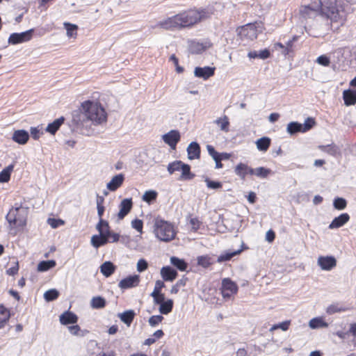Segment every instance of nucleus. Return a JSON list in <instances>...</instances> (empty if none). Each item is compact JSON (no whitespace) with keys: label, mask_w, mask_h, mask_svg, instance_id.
I'll return each instance as SVG.
<instances>
[{"label":"nucleus","mask_w":356,"mask_h":356,"mask_svg":"<svg viewBox=\"0 0 356 356\" xmlns=\"http://www.w3.org/2000/svg\"><path fill=\"white\" fill-rule=\"evenodd\" d=\"M56 263L54 260L42 261L38 264L37 269L39 272H45L56 266Z\"/></svg>","instance_id":"obj_34"},{"label":"nucleus","mask_w":356,"mask_h":356,"mask_svg":"<svg viewBox=\"0 0 356 356\" xmlns=\"http://www.w3.org/2000/svg\"><path fill=\"white\" fill-rule=\"evenodd\" d=\"M170 264L180 271H185L188 268V264L184 259L172 256L170 257Z\"/></svg>","instance_id":"obj_28"},{"label":"nucleus","mask_w":356,"mask_h":356,"mask_svg":"<svg viewBox=\"0 0 356 356\" xmlns=\"http://www.w3.org/2000/svg\"><path fill=\"white\" fill-rule=\"evenodd\" d=\"M33 31L34 30L31 29L22 33H13L9 36L8 43L11 44H17L29 41L31 39Z\"/></svg>","instance_id":"obj_7"},{"label":"nucleus","mask_w":356,"mask_h":356,"mask_svg":"<svg viewBox=\"0 0 356 356\" xmlns=\"http://www.w3.org/2000/svg\"><path fill=\"white\" fill-rule=\"evenodd\" d=\"M333 206L337 210H343L346 207L347 202L343 197H336L333 201Z\"/></svg>","instance_id":"obj_48"},{"label":"nucleus","mask_w":356,"mask_h":356,"mask_svg":"<svg viewBox=\"0 0 356 356\" xmlns=\"http://www.w3.org/2000/svg\"><path fill=\"white\" fill-rule=\"evenodd\" d=\"M316 63L322 66L327 67L330 63V60L326 55H321L317 58Z\"/></svg>","instance_id":"obj_57"},{"label":"nucleus","mask_w":356,"mask_h":356,"mask_svg":"<svg viewBox=\"0 0 356 356\" xmlns=\"http://www.w3.org/2000/svg\"><path fill=\"white\" fill-rule=\"evenodd\" d=\"M154 233L160 241L168 242L175 237V232L172 225L163 220L156 219L154 223Z\"/></svg>","instance_id":"obj_5"},{"label":"nucleus","mask_w":356,"mask_h":356,"mask_svg":"<svg viewBox=\"0 0 356 356\" xmlns=\"http://www.w3.org/2000/svg\"><path fill=\"white\" fill-rule=\"evenodd\" d=\"M140 277L138 275H129L122 280L118 284V286L121 289H127L133 288L138 285Z\"/></svg>","instance_id":"obj_12"},{"label":"nucleus","mask_w":356,"mask_h":356,"mask_svg":"<svg viewBox=\"0 0 356 356\" xmlns=\"http://www.w3.org/2000/svg\"><path fill=\"white\" fill-rule=\"evenodd\" d=\"M12 139L19 145H24L29 139V134L24 129L16 130L13 134Z\"/></svg>","instance_id":"obj_17"},{"label":"nucleus","mask_w":356,"mask_h":356,"mask_svg":"<svg viewBox=\"0 0 356 356\" xmlns=\"http://www.w3.org/2000/svg\"><path fill=\"white\" fill-rule=\"evenodd\" d=\"M243 248H244V243H242L241 248V249H238V250H233V251L227 250V251H225V252L221 253L218 257L217 262L218 263H222V262L231 260L232 257L239 254L243 251Z\"/></svg>","instance_id":"obj_18"},{"label":"nucleus","mask_w":356,"mask_h":356,"mask_svg":"<svg viewBox=\"0 0 356 356\" xmlns=\"http://www.w3.org/2000/svg\"><path fill=\"white\" fill-rule=\"evenodd\" d=\"M298 39V37L297 36H293V38L291 40H289V41H287V42L286 43V49H284V56H287L290 54V52L292 51V47H293V42L297 40Z\"/></svg>","instance_id":"obj_59"},{"label":"nucleus","mask_w":356,"mask_h":356,"mask_svg":"<svg viewBox=\"0 0 356 356\" xmlns=\"http://www.w3.org/2000/svg\"><path fill=\"white\" fill-rule=\"evenodd\" d=\"M351 11L348 0H312L309 5L301 8L300 14L305 19L319 15L331 22H341Z\"/></svg>","instance_id":"obj_1"},{"label":"nucleus","mask_w":356,"mask_h":356,"mask_svg":"<svg viewBox=\"0 0 356 356\" xmlns=\"http://www.w3.org/2000/svg\"><path fill=\"white\" fill-rule=\"evenodd\" d=\"M115 268L116 266L111 261H105L100 266V272L108 277L115 272Z\"/></svg>","instance_id":"obj_24"},{"label":"nucleus","mask_w":356,"mask_h":356,"mask_svg":"<svg viewBox=\"0 0 356 356\" xmlns=\"http://www.w3.org/2000/svg\"><path fill=\"white\" fill-rule=\"evenodd\" d=\"M147 268H148V263L145 259H140L138 260V261L137 263L136 268L139 273H142V272L145 271V270L147 269Z\"/></svg>","instance_id":"obj_58"},{"label":"nucleus","mask_w":356,"mask_h":356,"mask_svg":"<svg viewBox=\"0 0 356 356\" xmlns=\"http://www.w3.org/2000/svg\"><path fill=\"white\" fill-rule=\"evenodd\" d=\"M47 221L49 225L54 229L57 228L59 225L64 224V221L60 219L49 218Z\"/></svg>","instance_id":"obj_60"},{"label":"nucleus","mask_w":356,"mask_h":356,"mask_svg":"<svg viewBox=\"0 0 356 356\" xmlns=\"http://www.w3.org/2000/svg\"><path fill=\"white\" fill-rule=\"evenodd\" d=\"M83 113H75L72 122L75 129L82 134L90 136L95 134L93 127L106 122L107 114L103 106L97 102L86 101L81 104Z\"/></svg>","instance_id":"obj_2"},{"label":"nucleus","mask_w":356,"mask_h":356,"mask_svg":"<svg viewBox=\"0 0 356 356\" xmlns=\"http://www.w3.org/2000/svg\"><path fill=\"white\" fill-rule=\"evenodd\" d=\"M58 296L59 292L56 289H52L47 291L44 293V298L45 299L46 301L51 302L57 299Z\"/></svg>","instance_id":"obj_43"},{"label":"nucleus","mask_w":356,"mask_h":356,"mask_svg":"<svg viewBox=\"0 0 356 356\" xmlns=\"http://www.w3.org/2000/svg\"><path fill=\"white\" fill-rule=\"evenodd\" d=\"M9 318V311L3 305H0V329L5 326Z\"/></svg>","instance_id":"obj_37"},{"label":"nucleus","mask_w":356,"mask_h":356,"mask_svg":"<svg viewBox=\"0 0 356 356\" xmlns=\"http://www.w3.org/2000/svg\"><path fill=\"white\" fill-rule=\"evenodd\" d=\"M270 172L271 170L270 169L266 168L264 167L256 168L255 176L261 179H264L269 175Z\"/></svg>","instance_id":"obj_49"},{"label":"nucleus","mask_w":356,"mask_h":356,"mask_svg":"<svg viewBox=\"0 0 356 356\" xmlns=\"http://www.w3.org/2000/svg\"><path fill=\"white\" fill-rule=\"evenodd\" d=\"M207 149L208 154L212 157L213 159H217V157L219 156V152H216L215 148L212 145H207Z\"/></svg>","instance_id":"obj_63"},{"label":"nucleus","mask_w":356,"mask_h":356,"mask_svg":"<svg viewBox=\"0 0 356 356\" xmlns=\"http://www.w3.org/2000/svg\"><path fill=\"white\" fill-rule=\"evenodd\" d=\"M180 138L181 135L177 130H171L162 136V139L164 143L168 145L172 149H175Z\"/></svg>","instance_id":"obj_8"},{"label":"nucleus","mask_w":356,"mask_h":356,"mask_svg":"<svg viewBox=\"0 0 356 356\" xmlns=\"http://www.w3.org/2000/svg\"><path fill=\"white\" fill-rule=\"evenodd\" d=\"M28 208L22 205L12 207L7 213L6 218L12 227H23L26 223Z\"/></svg>","instance_id":"obj_4"},{"label":"nucleus","mask_w":356,"mask_h":356,"mask_svg":"<svg viewBox=\"0 0 356 356\" xmlns=\"http://www.w3.org/2000/svg\"><path fill=\"white\" fill-rule=\"evenodd\" d=\"M64 122L65 118L61 116L54 122L49 123L46 127L45 131L52 135H54Z\"/></svg>","instance_id":"obj_23"},{"label":"nucleus","mask_w":356,"mask_h":356,"mask_svg":"<svg viewBox=\"0 0 356 356\" xmlns=\"http://www.w3.org/2000/svg\"><path fill=\"white\" fill-rule=\"evenodd\" d=\"M190 224L191 225L192 229L194 232H197L201 225V222L197 218H193L190 220Z\"/></svg>","instance_id":"obj_62"},{"label":"nucleus","mask_w":356,"mask_h":356,"mask_svg":"<svg viewBox=\"0 0 356 356\" xmlns=\"http://www.w3.org/2000/svg\"><path fill=\"white\" fill-rule=\"evenodd\" d=\"M343 99L346 106L355 105L356 104V90H345L343 92Z\"/></svg>","instance_id":"obj_21"},{"label":"nucleus","mask_w":356,"mask_h":356,"mask_svg":"<svg viewBox=\"0 0 356 356\" xmlns=\"http://www.w3.org/2000/svg\"><path fill=\"white\" fill-rule=\"evenodd\" d=\"M309 325L312 329L320 327H327L328 324L323 321L321 318H314L309 321Z\"/></svg>","instance_id":"obj_40"},{"label":"nucleus","mask_w":356,"mask_h":356,"mask_svg":"<svg viewBox=\"0 0 356 356\" xmlns=\"http://www.w3.org/2000/svg\"><path fill=\"white\" fill-rule=\"evenodd\" d=\"M165 286V284L163 281L156 280L154 285V289L152 293H151L152 297H154L156 295L161 294V289Z\"/></svg>","instance_id":"obj_50"},{"label":"nucleus","mask_w":356,"mask_h":356,"mask_svg":"<svg viewBox=\"0 0 356 356\" xmlns=\"http://www.w3.org/2000/svg\"><path fill=\"white\" fill-rule=\"evenodd\" d=\"M317 264L322 270L328 271L336 266L337 260L333 256H320Z\"/></svg>","instance_id":"obj_9"},{"label":"nucleus","mask_w":356,"mask_h":356,"mask_svg":"<svg viewBox=\"0 0 356 356\" xmlns=\"http://www.w3.org/2000/svg\"><path fill=\"white\" fill-rule=\"evenodd\" d=\"M240 33L241 35H247L252 40L256 38L257 36L255 26L251 24H248L242 26Z\"/></svg>","instance_id":"obj_25"},{"label":"nucleus","mask_w":356,"mask_h":356,"mask_svg":"<svg viewBox=\"0 0 356 356\" xmlns=\"http://www.w3.org/2000/svg\"><path fill=\"white\" fill-rule=\"evenodd\" d=\"M106 305L105 298L99 296L93 297L90 300V307L95 309H103Z\"/></svg>","instance_id":"obj_30"},{"label":"nucleus","mask_w":356,"mask_h":356,"mask_svg":"<svg viewBox=\"0 0 356 356\" xmlns=\"http://www.w3.org/2000/svg\"><path fill=\"white\" fill-rule=\"evenodd\" d=\"M319 149L328 154L336 156L340 152V149L338 146L334 144H330L327 145H321Z\"/></svg>","instance_id":"obj_33"},{"label":"nucleus","mask_w":356,"mask_h":356,"mask_svg":"<svg viewBox=\"0 0 356 356\" xmlns=\"http://www.w3.org/2000/svg\"><path fill=\"white\" fill-rule=\"evenodd\" d=\"M78 316L70 311H65L59 316V321L62 325L75 324L78 321Z\"/></svg>","instance_id":"obj_16"},{"label":"nucleus","mask_w":356,"mask_h":356,"mask_svg":"<svg viewBox=\"0 0 356 356\" xmlns=\"http://www.w3.org/2000/svg\"><path fill=\"white\" fill-rule=\"evenodd\" d=\"M256 145L259 151L266 152L270 145V139L268 137H262L257 140Z\"/></svg>","instance_id":"obj_38"},{"label":"nucleus","mask_w":356,"mask_h":356,"mask_svg":"<svg viewBox=\"0 0 356 356\" xmlns=\"http://www.w3.org/2000/svg\"><path fill=\"white\" fill-rule=\"evenodd\" d=\"M214 123L217 124L220 129L224 132H228L229 129V118L227 115H223L222 117L217 118Z\"/></svg>","instance_id":"obj_32"},{"label":"nucleus","mask_w":356,"mask_h":356,"mask_svg":"<svg viewBox=\"0 0 356 356\" xmlns=\"http://www.w3.org/2000/svg\"><path fill=\"white\" fill-rule=\"evenodd\" d=\"M204 49L202 44L197 42H193L191 45V51L192 53L198 54Z\"/></svg>","instance_id":"obj_61"},{"label":"nucleus","mask_w":356,"mask_h":356,"mask_svg":"<svg viewBox=\"0 0 356 356\" xmlns=\"http://www.w3.org/2000/svg\"><path fill=\"white\" fill-rule=\"evenodd\" d=\"M14 169V164H10L0 172V183L8 182L10 179V175Z\"/></svg>","instance_id":"obj_35"},{"label":"nucleus","mask_w":356,"mask_h":356,"mask_svg":"<svg viewBox=\"0 0 356 356\" xmlns=\"http://www.w3.org/2000/svg\"><path fill=\"white\" fill-rule=\"evenodd\" d=\"M157 192L153 190L146 191L143 195V200L150 204L154 201L157 197Z\"/></svg>","instance_id":"obj_44"},{"label":"nucleus","mask_w":356,"mask_h":356,"mask_svg":"<svg viewBox=\"0 0 356 356\" xmlns=\"http://www.w3.org/2000/svg\"><path fill=\"white\" fill-rule=\"evenodd\" d=\"M290 325L289 321H286L282 323H280L278 324H275L271 327L270 329V331H273L277 329H281L283 331H286L289 329Z\"/></svg>","instance_id":"obj_56"},{"label":"nucleus","mask_w":356,"mask_h":356,"mask_svg":"<svg viewBox=\"0 0 356 356\" xmlns=\"http://www.w3.org/2000/svg\"><path fill=\"white\" fill-rule=\"evenodd\" d=\"M124 176L123 174H118L114 176L111 180L107 184V188L110 191H116L123 183Z\"/></svg>","instance_id":"obj_20"},{"label":"nucleus","mask_w":356,"mask_h":356,"mask_svg":"<svg viewBox=\"0 0 356 356\" xmlns=\"http://www.w3.org/2000/svg\"><path fill=\"white\" fill-rule=\"evenodd\" d=\"M215 73V67L205 66V67H196L194 70L195 76L207 80L211 76H213Z\"/></svg>","instance_id":"obj_11"},{"label":"nucleus","mask_w":356,"mask_h":356,"mask_svg":"<svg viewBox=\"0 0 356 356\" xmlns=\"http://www.w3.org/2000/svg\"><path fill=\"white\" fill-rule=\"evenodd\" d=\"M350 220V216L347 213H343L335 217L329 225V229H333L343 226Z\"/></svg>","instance_id":"obj_15"},{"label":"nucleus","mask_w":356,"mask_h":356,"mask_svg":"<svg viewBox=\"0 0 356 356\" xmlns=\"http://www.w3.org/2000/svg\"><path fill=\"white\" fill-rule=\"evenodd\" d=\"M183 164V162L181 161H175L172 163H170L168 165V172L172 175L176 171H180L181 168V165Z\"/></svg>","instance_id":"obj_45"},{"label":"nucleus","mask_w":356,"mask_h":356,"mask_svg":"<svg viewBox=\"0 0 356 356\" xmlns=\"http://www.w3.org/2000/svg\"><path fill=\"white\" fill-rule=\"evenodd\" d=\"M188 158L197 159L200 156V146L197 142H191L187 147Z\"/></svg>","instance_id":"obj_19"},{"label":"nucleus","mask_w":356,"mask_h":356,"mask_svg":"<svg viewBox=\"0 0 356 356\" xmlns=\"http://www.w3.org/2000/svg\"><path fill=\"white\" fill-rule=\"evenodd\" d=\"M197 265L206 268L211 266L213 262L211 261V258L208 255L199 256L197 258Z\"/></svg>","instance_id":"obj_41"},{"label":"nucleus","mask_w":356,"mask_h":356,"mask_svg":"<svg viewBox=\"0 0 356 356\" xmlns=\"http://www.w3.org/2000/svg\"><path fill=\"white\" fill-rule=\"evenodd\" d=\"M163 320V316L161 315H154L152 316L149 320L148 323L150 326L155 327L159 325Z\"/></svg>","instance_id":"obj_53"},{"label":"nucleus","mask_w":356,"mask_h":356,"mask_svg":"<svg viewBox=\"0 0 356 356\" xmlns=\"http://www.w3.org/2000/svg\"><path fill=\"white\" fill-rule=\"evenodd\" d=\"M68 330L72 335L74 336H83L85 332L81 330L80 326L78 325L68 326Z\"/></svg>","instance_id":"obj_52"},{"label":"nucleus","mask_w":356,"mask_h":356,"mask_svg":"<svg viewBox=\"0 0 356 356\" xmlns=\"http://www.w3.org/2000/svg\"><path fill=\"white\" fill-rule=\"evenodd\" d=\"M344 311H346V309L338 303L330 305L326 309V312L330 315Z\"/></svg>","instance_id":"obj_46"},{"label":"nucleus","mask_w":356,"mask_h":356,"mask_svg":"<svg viewBox=\"0 0 356 356\" xmlns=\"http://www.w3.org/2000/svg\"><path fill=\"white\" fill-rule=\"evenodd\" d=\"M187 278L183 277L181 279L179 280L175 285H173L170 289V293L172 294H177L181 286H184L186 284Z\"/></svg>","instance_id":"obj_47"},{"label":"nucleus","mask_w":356,"mask_h":356,"mask_svg":"<svg viewBox=\"0 0 356 356\" xmlns=\"http://www.w3.org/2000/svg\"><path fill=\"white\" fill-rule=\"evenodd\" d=\"M160 274L163 281L165 282H172L178 275L177 270L170 266L162 267Z\"/></svg>","instance_id":"obj_14"},{"label":"nucleus","mask_w":356,"mask_h":356,"mask_svg":"<svg viewBox=\"0 0 356 356\" xmlns=\"http://www.w3.org/2000/svg\"><path fill=\"white\" fill-rule=\"evenodd\" d=\"M237 284L229 278H224L222 280L220 288L222 296L224 298H229L238 291Z\"/></svg>","instance_id":"obj_6"},{"label":"nucleus","mask_w":356,"mask_h":356,"mask_svg":"<svg viewBox=\"0 0 356 356\" xmlns=\"http://www.w3.org/2000/svg\"><path fill=\"white\" fill-rule=\"evenodd\" d=\"M133 207L131 198H125L122 200L119 205V212L117 215L118 220H122L131 211Z\"/></svg>","instance_id":"obj_10"},{"label":"nucleus","mask_w":356,"mask_h":356,"mask_svg":"<svg viewBox=\"0 0 356 356\" xmlns=\"http://www.w3.org/2000/svg\"><path fill=\"white\" fill-rule=\"evenodd\" d=\"M131 227L140 234L143 233V222L142 220L136 218L131 221Z\"/></svg>","instance_id":"obj_54"},{"label":"nucleus","mask_w":356,"mask_h":356,"mask_svg":"<svg viewBox=\"0 0 356 356\" xmlns=\"http://www.w3.org/2000/svg\"><path fill=\"white\" fill-rule=\"evenodd\" d=\"M247 164L244 163H238L234 168V173L241 180H245L248 175Z\"/></svg>","instance_id":"obj_31"},{"label":"nucleus","mask_w":356,"mask_h":356,"mask_svg":"<svg viewBox=\"0 0 356 356\" xmlns=\"http://www.w3.org/2000/svg\"><path fill=\"white\" fill-rule=\"evenodd\" d=\"M173 308V300L168 299L159 306V312L161 314L167 315L170 313Z\"/></svg>","instance_id":"obj_36"},{"label":"nucleus","mask_w":356,"mask_h":356,"mask_svg":"<svg viewBox=\"0 0 356 356\" xmlns=\"http://www.w3.org/2000/svg\"><path fill=\"white\" fill-rule=\"evenodd\" d=\"M315 122L313 118H308L305 120L304 124H301L302 133L309 131L314 125Z\"/></svg>","instance_id":"obj_51"},{"label":"nucleus","mask_w":356,"mask_h":356,"mask_svg":"<svg viewBox=\"0 0 356 356\" xmlns=\"http://www.w3.org/2000/svg\"><path fill=\"white\" fill-rule=\"evenodd\" d=\"M19 264L15 262V265L6 270V273L9 275H15L18 273Z\"/></svg>","instance_id":"obj_64"},{"label":"nucleus","mask_w":356,"mask_h":356,"mask_svg":"<svg viewBox=\"0 0 356 356\" xmlns=\"http://www.w3.org/2000/svg\"><path fill=\"white\" fill-rule=\"evenodd\" d=\"M286 131L290 135H294L297 133H302L301 123L298 122H291L287 124Z\"/></svg>","instance_id":"obj_39"},{"label":"nucleus","mask_w":356,"mask_h":356,"mask_svg":"<svg viewBox=\"0 0 356 356\" xmlns=\"http://www.w3.org/2000/svg\"><path fill=\"white\" fill-rule=\"evenodd\" d=\"M109 239L104 237L102 234H99L96 235H93L91 238L90 243L93 247L95 248H98L101 246L104 245L107 243H108Z\"/></svg>","instance_id":"obj_26"},{"label":"nucleus","mask_w":356,"mask_h":356,"mask_svg":"<svg viewBox=\"0 0 356 356\" xmlns=\"http://www.w3.org/2000/svg\"><path fill=\"white\" fill-rule=\"evenodd\" d=\"M136 314L134 310L129 309L119 314L118 317L124 323L129 326L132 323Z\"/></svg>","instance_id":"obj_29"},{"label":"nucleus","mask_w":356,"mask_h":356,"mask_svg":"<svg viewBox=\"0 0 356 356\" xmlns=\"http://www.w3.org/2000/svg\"><path fill=\"white\" fill-rule=\"evenodd\" d=\"M204 181L207 184L208 188L211 189H218L222 188V183L218 181H212L209 178H206Z\"/></svg>","instance_id":"obj_55"},{"label":"nucleus","mask_w":356,"mask_h":356,"mask_svg":"<svg viewBox=\"0 0 356 356\" xmlns=\"http://www.w3.org/2000/svg\"><path fill=\"white\" fill-rule=\"evenodd\" d=\"M96 229L99 233L103 234L104 237L109 239V236L112 232L110 230L108 222L106 220H104V219L99 220V222L96 225Z\"/></svg>","instance_id":"obj_22"},{"label":"nucleus","mask_w":356,"mask_h":356,"mask_svg":"<svg viewBox=\"0 0 356 356\" xmlns=\"http://www.w3.org/2000/svg\"><path fill=\"white\" fill-rule=\"evenodd\" d=\"M180 171H181V175L179 178V180H191L195 177V175L191 172V166L188 164L183 163Z\"/></svg>","instance_id":"obj_27"},{"label":"nucleus","mask_w":356,"mask_h":356,"mask_svg":"<svg viewBox=\"0 0 356 356\" xmlns=\"http://www.w3.org/2000/svg\"><path fill=\"white\" fill-rule=\"evenodd\" d=\"M208 17L205 9H189L159 22L158 25L165 30H181L191 28Z\"/></svg>","instance_id":"obj_3"},{"label":"nucleus","mask_w":356,"mask_h":356,"mask_svg":"<svg viewBox=\"0 0 356 356\" xmlns=\"http://www.w3.org/2000/svg\"><path fill=\"white\" fill-rule=\"evenodd\" d=\"M63 26L66 29L67 35L68 37L72 38L76 35V30L78 29L77 25L70 22H64Z\"/></svg>","instance_id":"obj_42"},{"label":"nucleus","mask_w":356,"mask_h":356,"mask_svg":"<svg viewBox=\"0 0 356 356\" xmlns=\"http://www.w3.org/2000/svg\"><path fill=\"white\" fill-rule=\"evenodd\" d=\"M88 354L90 356H115L114 352L105 353L100 350L97 343L95 341H90L88 346Z\"/></svg>","instance_id":"obj_13"}]
</instances>
